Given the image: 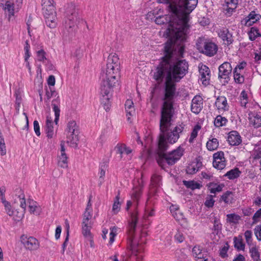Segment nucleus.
Returning <instances> with one entry per match:
<instances>
[{
	"label": "nucleus",
	"instance_id": "1",
	"mask_svg": "<svg viewBox=\"0 0 261 261\" xmlns=\"http://www.w3.org/2000/svg\"><path fill=\"white\" fill-rule=\"evenodd\" d=\"M159 3L167 5L168 11L171 13L157 16L154 21L159 25L169 23L166 35L172 44H178L185 41L189 28L188 21L190 13L195 8L198 0H157Z\"/></svg>",
	"mask_w": 261,
	"mask_h": 261
},
{
	"label": "nucleus",
	"instance_id": "2",
	"mask_svg": "<svg viewBox=\"0 0 261 261\" xmlns=\"http://www.w3.org/2000/svg\"><path fill=\"white\" fill-rule=\"evenodd\" d=\"M173 103V101H163L161 108L160 133L158 137L157 150V161L160 166H162V163L164 161L169 165L174 164L182 156L184 152V149L179 146L168 154L165 153L168 148V144H172L176 143L185 128V125L181 124L169 132L174 113Z\"/></svg>",
	"mask_w": 261,
	"mask_h": 261
},
{
	"label": "nucleus",
	"instance_id": "3",
	"mask_svg": "<svg viewBox=\"0 0 261 261\" xmlns=\"http://www.w3.org/2000/svg\"><path fill=\"white\" fill-rule=\"evenodd\" d=\"M181 42L172 44V41L166 43L164 47L165 55L154 72L153 77L159 83L165 79V90L163 101H173L175 95V85L174 82L179 81L188 72V63L185 60H178L172 64L173 50L176 45H180L179 51L182 54L184 46Z\"/></svg>",
	"mask_w": 261,
	"mask_h": 261
},
{
	"label": "nucleus",
	"instance_id": "4",
	"mask_svg": "<svg viewBox=\"0 0 261 261\" xmlns=\"http://www.w3.org/2000/svg\"><path fill=\"white\" fill-rule=\"evenodd\" d=\"M120 62L116 54H110L107 60L106 68L101 73L100 79V101L106 111L110 109V100L112 97L113 87L119 77Z\"/></svg>",
	"mask_w": 261,
	"mask_h": 261
},
{
	"label": "nucleus",
	"instance_id": "5",
	"mask_svg": "<svg viewBox=\"0 0 261 261\" xmlns=\"http://www.w3.org/2000/svg\"><path fill=\"white\" fill-rule=\"evenodd\" d=\"M130 222L128 226L129 245L132 253L136 256V261H142L143 244L146 243L145 237L147 233L142 231L139 239L134 236L136 225L138 223V212L137 210L130 213Z\"/></svg>",
	"mask_w": 261,
	"mask_h": 261
},
{
	"label": "nucleus",
	"instance_id": "6",
	"mask_svg": "<svg viewBox=\"0 0 261 261\" xmlns=\"http://www.w3.org/2000/svg\"><path fill=\"white\" fill-rule=\"evenodd\" d=\"M196 46L200 53L210 57L216 55L218 51L217 44L205 37H200L197 39Z\"/></svg>",
	"mask_w": 261,
	"mask_h": 261
},
{
	"label": "nucleus",
	"instance_id": "7",
	"mask_svg": "<svg viewBox=\"0 0 261 261\" xmlns=\"http://www.w3.org/2000/svg\"><path fill=\"white\" fill-rule=\"evenodd\" d=\"M45 101L46 102H49L51 97H56V98L52 100L51 106L55 113V122L56 124H57L60 114V99L58 93L53 87H49L45 89Z\"/></svg>",
	"mask_w": 261,
	"mask_h": 261
},
{
	"label": "nucleus",
	"instance_id": "8",
	"mask_svg": "<svg viewBox=\"0 0 261 261\" xmlns=\"http://www.w3.org/2000/svg\"><path fill=\"white\" fill-rule=\"evenodd\" d=\"M65 13L66 15V27L71 29V31L75 30L80 21V18L76 12L75 5L73 3L68 4L66 7Z\"/></svg>",
	"mask_w": 261,
	"mask_h": 261
},
{
	"label": "nucleus",
	"instance_id": "9",
	"mask_svg": "<svg viewBox=\"0 0 261 261\" xmlns=\"http://www.w3.org/2000/svg\"><path fill=\"white\" fill-rule=\"evenodd\" d=\"M67 143L76 148L79 141V126L75 121H70L67 124Z\"/></svg>",
	"mask_w": 261,
	"mask_h": 261
},
{
	"label": "nucleus",
	"instance_id": "10",
	"mask_svg": "<svg viewBox=\"0 0 261 261\" xmlns=\"http://www.w3.org/2000/svg\"><path fill=\"white\" fill-rule=\"evenodd\" d=\"M232 69L231 64L227 62H224L219 66L218 79L223 85L227 84L229 81Z\"/></svg>",
	"mask_w": 261,
	"mask_h": 261
},
{
	"label": "nucleus",
	"instance_id": "11",
	"mask_svg": "<svg viewBox=\"0 0 261 261\" xmlns=\"http://www.w3.org/2000/svg\"><path fill=\"white\" fill-rule=\"evenodd\" d=\"M20 241L27 249L31 251L36 250L40 246L38 240L33 237L22 235Z\"/></svg>",
	"mask_w": 261,
	"mask_h": 261
},
{
	"label": "nucleus",
	"instance_id": "12",
	"mask_svg": "<svg viewBox=\"0 0 261 261\" xmlns=\"http://www.w3.org/2000/svg\"><path fill=\"white\" fill-rule=\"evenodd\" d=\"M226 164L223 152L218 151L213 154V165L214 168L218 170H222L225 167Z\"/></svg>",
	"mask_w": 261,
	"mask_h": 261
},
{
	"label": "nucleus",
	"instance_id": "13",
	"mask_svg": "<svg viewBox=\"0 0 261 261\" xmlns=\"http://www.w3.org/2000/svg\"><path fill=\"white\" fill-rule=\"evenodd\" d=\"M15 195L14 197L15 203H20V206L23 209L22 213L18 217L19 219H21L23 216L26 209V202L24 194L22 190L20 188H17L15 190Z\"/></svg>",
	"mask_w": 261,
	"mask_h": 261
},
{
	"label": "nucleus",
	"instance_id": "14",
	"mask_svg": "<svg viewBox=\"0 0 261 261\" xmlns=\"http://www.w3.org/2000/svg\"><path fill=\"white\" fill-rule=\"evenodd\" d=\"M219 37L223 40L225 45L229 46L233 42L232 34L227 28H223L218 32Z\"/></svg>",
	"mask_w": 261,
	"mask_h": 261
},
{
	"label": "nucleus",
	"instance_id": "15",
	"mask_svg": "<svg viewBox=\"0 0 261 261\" xmlns=\"http://www.w3.org/2000/svg\"><path fill=\"white\" fill-rule=\"evenodd\" d=\"M65 142L61 141L60 146V154L58 156V164L59 166L63 168L68 167L67 156L65 153V149L64 147Z\"/></svg>",
	"mask_w": 261,
	"mask_h": 261
},
{
	"label": "nucleus",
	"instance_id": "16",
	"mask_svg": "<svg viewBox=\"0 0 261 261\" xmlns=\"http://www.w3.org/2000/svg\"><path fill=\"white\" fill-rule=\"evenodd\" d=\"M203 108V98L199 95H196L192 100L191 110L196 114H199Z\"/></svg>",
	"mask_w": 261,
	"mask_h": 261
},
{
	"label": "nucleus",
	"instance_id": "17",
	"mask_svg": "<svg viewBox=\"0 0 261 261\" xmlns=\"http://www.w3.org/2000/svg\"><path fill=\"white\" fill-rule=\"evenodd\" d=\"M161 177L160 175L154 174L151 179V185L149 190V193L151 195H155L157 192L159 188L162 185Z\"/></svg>",
	"mask_w": 261,
	"mask_h": 261
},
{
	"label": "nucleus",
	"instance_id": "18",
	"mask_svg": "<svg viewBox=\"0 0 261 261\" xmlns=\"http://www.w3.org/2000/svg\"><path fill=\"white\" fill-rule=\"evenodd\" d=\"M199 73L203 85L206 86L210 84L211 72L209 68L206 65H202L199 67Z\"/></svg>",
	"mask_w": 261,
	"mask_h": 261
},
{
	"label": "nucleus",
	"instance_id": "19",
	"mask_svg": "<svg viewBox=\"0 0 261 261\" xmlns=\"http://www.w3.org/2000/svg\"><path fill=\"white\" fill-rule=\"evenodd\" d=\"M42 10L45 15L55 14L53 0H42Z\"/></svg>",
	"mask_w": 261,
	"mask_h": 261
},
{
	"label": "nucleus",
	"instance_id": "20",
	"mask_svg": "<svg viewBox=\"0 0 261 261\" xmlns=\"http://www.w3.org/2000/svg\"><path fill=\"white\" fill-rule=\"evenodd\" d=\"M238 1L239 0H225L223 7L227 15L230 16L235 11L238 4Z\"/></svg>",
	"mask_w": 261,
	"mask_h": 261
},
{
	"label": "nucleus",
	"instance_id": "21",
	"mask_svg": "<svg viewBox=\"0 0 261 261\" xmlns=\"http://www.w3.org/2000/svg\"><path fill=\"white\" fill-rule=\"evenodd\" d=\"M137 182H138V185L134 186L131 194L132 199L136 201L137 204L141 196V190L143 187L142 179H138Z\"/></svg>",
	"mask_w": 261,
	"mask_h": 261
},
{
	"label": "nucleus",
	"instance_id": "22",
	"mask_svg": "<svg viewBox=\"0 0 261 261\" xmlns=\"http://www.w3.org/2000/svg\"><path fill=\"white\" fill-rule=\"evenodd\" d=\"M227 141L228 143L232 146L238 145L241 142V137L239 134L236 131H231L229 133Z\"/></svg>",
	"mask_w": 261,
	"mask_h": 261
},
{
	"label": "nucleus",
	"instance_id": "23",
	"mask_svg": "<svg viewBox=\"0 0 261 261\" xmlns=\"http://www.w3.org/2000/svg\"><path fill=\"white\" fill-rule=\"evenodd\" d=\"M215 106L219 111H225L229 109L227 99L224 96H218L215 101Z\"/></svg>",
	"mask_w": 261,
	"mask_h": 261
},
{
	"label": "nucleus",
	"instance_id": "24",
	"mask_svg": "<svg viewBox=\"0 0 261 261\" xmlns=\"http://www.w3.org/2000/svg\"><path fill=\"white\" fill-rule=\"evenodd\" d=\"M5 13H8L9 20L14 15V13L18 11V8H14V4L10 1H7L4 7Z\"/></svg>",
	"mask_w": 261,
	"mask_h": 261
},
{
	"label": "nucleus",
	"instance_id": "25",
	"mask_svg": "<svg viewBox=\"0 0 261 261\" xmlns=\"http://www.w3.org/2000/svg\"><path fill=\"white\" fill-rule=\"evenodd\" d=\"M192 253L197 261H201L207 257L206 255L204 256V252L199 246H195L192 249Z\"/></svg>",
	"mask_w": 261,
	"mask_h": 261
},
{
	"label": "nucleus",
	"instance_id": "26",
	"mask_svg": "<svg viewBox=\"0 0 261 261\" xmlns=\"http://www.w3.org/2000/svg\"><path fill=\"white\" fill-rule=\"evenodd\" d=\"M45 132L48 138H52L53 137L54 133L53 122L51 118L49 116H47L46 117Z\"/></svg>",
	"mask_w": 261,
	"mask_h": 261
},
{
	"label": "nucleus",
	"instance_id": "27",
	"mask_svg": "<svg viewBox=\"0 0 261 261\" xmlns=\"http://www.w3.org/2000/svg\"><path fill=\"white\" fill-rule=\"evenodd\" d=\"M125 108L127 117V120L130 121L129 116H133L135 113L133 101L130 99H127L125 101Z\"/></svg>",
	"mask_w": 261,
	"mask_h": 261
},
{
	"label": "nucleus",
	"instance_id": "28",
	"mask_svg": "<svg viewBox=\"0 0 261 261\" xmlns=\"http://www.w3.org/2000/svg\"><path fill=\"white\" fill-rule=\"evenodd\" d=\"M28 202L29 203L30 212L36 215H39L41 212V208L37 202L33 200H29Z\"/></svg>",
	"mask_w": 261,
	"mask_h": 261
},
{
	"label": "nucleus",
	"instance_id": "29",
	"mask_svg": "<svg viewBox=\"0 0 261 261\" xmlns=\"http://www.w3.org/2000/svg\"><path fill=\"white\" fill-rule=\"evenodd\" d=\"M116 153L120 154V158H122L124 154H129L132 152V149L126 147L125 144H117L115 148Z\"/></svg>",
	"mask_w": 261,
	"mask_h": 261
},
{
	"label": "nucleus",
	"instance_id": "30",
	"mask_svg": "<svg viewBox=\"0 0 261 261\" xmlns=\"http://www.w3.org/2000/svg\"><path fill=\"white\" fill-rule=\"evenodd\" d=\"M219 143L217 138H213L212 136L206 143V148L210 151H214L218 148Z\"/></svg>",
	"mask_w": 261,
	"mask_h": 261
},
{
	"label": "nucleus",
	"instance_id": "31",
	"mask_svg": "<svg viewBox=\"0 0 261 261\" xmlns=\"http://www.w3.org/2000/svg\"><path fill=\"white\" fill-rule=\"evenodd\" d=\"M45 56L46 53L43 49H40L37 51V60L39 61L42 62L45 64H47L48 65V68H51L52 65L51 64L50 61L46 58Z\"/></svg>",
	"mask_w": 261,
	"mask_h": 261
},
{
	"label": "nucleus",
	"instance_id": "32",
	"mask_svg": "<svg viewBox=\"0 0 261 261\" xmlns=\"http://www.w3.org/2000/svg\"><path fill=\"white\" fill-rule=\"evenodd\" d=\"M247 18V19L246 21V24L251 25L260 19V15L256 14L254 11H252Z\"/></svg>",
	"mask_w": 261,
	"mask_h": 261
},
{
	"label": "nucleus",
	"instance_id": "33",
	"mask_svg": "<svg viewBox=\"0 0 261 261\" xmlns=\"http://www.w3.org/2000/svg\"><path fill=\"white\" fill-rule=\"evenodd\" d=\"M241 173V172L238 168H235L233 169L228 171L224 176L227 177L229 179H234L239 177Z\"/></svg>",
	"mask_w": 261,
	"mask_h": 261
},
{
	"label": "nucleus",
	"instance_id": "34",
	"mask_svg": "<svg viewBox=\"0 0 261 261\" xmlns=\"http://www.w3.org/2000/svg\"><path fill=\"white\" fill-rule=\"evenodd\" d=\"M200 166L198 163H192L187 167L186 171L189 174L196 173L199 169Z\"/></svg>",
	"mask_w": 261,
	"mask_h": 261
},
{
	"label": "nucleus",
	"instance_id": "35",
	"mask_svg": "<svg viewBox=\"0 0 261 261\" xmlns=\"http://www.w3.org/2000/svg\"><path fill=\"white\" fill-rule=\"evenodd\" d=\"M45 16V23L50 28L56 27L57 23L56 22L55 14Z\"/></svg>",
	"mask_w": 261,
	"mask_h": 261
},
{
	"label": "nucleus",
	"instance_id": "36",
	"mask_svg": "<svg viewBox=\"0 0 261 261\" xmlns=\"http://www.w3.org/2000/svg\"><path fill=\"white\" fill-rule=\"evenodd\" d=\"M226 218L227 222L235 224H238L239 221L241 220V217L234 213L227 214Z\"/></svg>",
	"mask_w": 261,
	"mask_h": 261
},
{
	"label": "nucleus",
	"instance_id": "37",
	"mask_svg": "<svg viewBox=\"0 0 261 261\" xmlns=\"http://www.w3.org/2000/svg\"><path fill=\"white\" fill-rule=\"evenodd\" d=\"M233 194L230 191H227L221 196L220 200L223 201L226 204H230L233 201Z\"/></svg>",
	"mask_w": 261,
	"mask_h": 261
},
{
	"label": "nucleus",
	"instance_id": "38",
	"mask_svg": "<svg viewBox=\"0 0 261 261\" xmlns=\"http://www.w3.org/2000/svg\"><path fill=\"white\" fill-rule=\"evenodd\" d=\"M234 246L238 250H243L245 248V244L243 243L241 236L233 238Z\"/></svg>",
	"mask_w": 261,
	"mask_h": 261
},
{
	"label": "nucleus",
	"instance_id": "39",
	"mask_svg": "<svg viewBox=\"0 0 261 261\" xmlns=\"http://www.w3.org/2000/svg\"><path fill=\"white\" fill-rule=\"evenodd\" d=\"M224 185H218L213 182L210 183L208 188L211 193L215 194L216 192H220L222 190Z\"/></svg>",
	"mask_w": 261,
	"mask_h": 261
},
{
	"label": "nucleus",
	"instance_id": "40",
	"mask_svg": "<svg viewBox=\"0 0 261 261\" xmlns=\"http://www.w3.org/2000/svg\"><path fill=\"white\" fill-rule=\"evenodd\" d=\"M248 35L249 39L251 41H253L257 37L261 36V34L259 32V30L256 27L251 28L250 30L248 33Z\"/></svg>",
	"mask_w": 261,
	"mask_h": 261
},
{
	"label": "nucleus",
	"instance_id": "41",
	"mask_svg": "<svg viewBox=\"0 0 261 261\" xmlns=\"http://www.w3.org/2000/svg\"><path fill=\"white\" fill-rule=\"evenodd\" d=\"M184 185L188 188L191 189L192 190H195L197 189H200L201 187V185L193 180L191 181H183Z\"/></svg>",
	"mask_w": 261,
	"mask_h": 261
},
{
	"label": "nucleus",
	"instance_id": "42",
	"mask_svg": "<svg viewBox=\"0 0 261 261\" xmlns=\"http://www.w3.org/2000/svg\"><path fill=\"white\" fill-rule=\"evenodd\" d=\"M250 122L255 127H258L261 125V117L257 115H252L249 118Z\"/></svg>",
	"mask_w": 261,
	"mask_h": 261
},
{
	"label": "nucleus",
	"instance_id": "43",
	"mask_svg": "<svg viewBox=\"0 0 261 261\" xmlns=\"http://www.w3.org/2000/svg\"><path fill=\"white\" fill-rule=\"evenodd\" d=\"M227 122V120L225 117H223L221 115H218L215 119L214 125L216 127H219L225 125Z\"/></svg>",
	"mask_w": 261,
	"mask_h": 261
},
{
	"label": "nucleus",
	"instance_id": "44",
	"mask_svg": "<svg viewBox=\"0 0 261 261\" xmlns=\"http://www.w3.org/2000/svg\"><path fill=\"white\" fill-rule=\"evenodd\" d=\"M201 129V126L196 124L193 128L189 140L190 143L193 142L194 140L197 137L198 131Z\"/></svg>",
	"mask_w": 261,
	"mask_h": 261
},
{
	"label": "nucleus",
	"instance_id": "45",
	"mask_svg": "<svg viewBox=\"0 0 261 261\" xmlns=\"http://www.w3.org/2000/svg\"><path fill=\"white\" fill-rule=\"evenodd\" d=\"M92 224H83L82 223V233L85 237H91L90 229Z\"/></svg>",
	"mask_w": 261,
	"mask_h": 261
},
{
	"label": "nucleus",
	"instance_id": "46",
	"mask_svg": "<svg viewBox=\"0 0 261 261\" xmlns=\"http://www.w3.org/2000/svg\"><path fill=\"white\" fill-rule=\"evenodd\" d=\"M120 194L118 193L116 196L113 205L112 211L114 214H117L120 209V203L119 202Z\"/></svg>",
	"mask_w": 261,
	"mask_h": 261
},
{
	"label": "nucleus",
	"instance_id": "47",
	"mask_svg": "<svg viewBox=\"0 0 261 261\" xmlns=\"http://www.w3.org/2000/svg\"><path fill=\"white\" fill-rule=\"evenodd\" d=\"M250 253L252 259L255 261L260 260V254L257 249L255 247H252L250 249Z\"/></svg>",
	"mask_w": 261,
	"mask_h": 261
},
{
	"label": "nucleus",
	"instance_id": "48",
	"mask_svg": "<svg viewBox=\"0 0 261 261\" xmlns=\"http://www.w3.org/2000/svg\"><path fill=\"white\" fill-rule=\"evenodd\" d=\"M90 211L85 210L83 215V219L82 223L83 224H90L91 223L90 220L91 219L92 215Z\"/></svg>",
	"mask_w": 261,
	"mask_h": 261
},
{
	"label": "nucleus",
	"instance_id": "49",
	"mask_svg": "<svg viewBox=\"0 0 261 261\" xmlns=\"http://www.w3.org/2000/svg\"><path fill=\"white\" fill-rule=\"evenodd\" d=\"M213 223L214 224L213 230L215 232H217V233L219 230L221 229V227H222L221 224L220 222L219 219L216 217H215L214 218V221H213Z\"/></svg>",
	"mask_w": 261,
	"mask_h": 261
},
{
	"label": "nucleus",
	"instance_id": "50",
	"mask_svg": "<svg viewBox=\"0 0 261 261\" xmlns=\"http://www.w3.org/2000/svg\"><path fill=\"white\" fill-rule=\"evenodd\" d=\"M118 227L116 226H113L110 228L111 232L110 233V241H109V244L110 245H111L115 240V237L117 234V231Z\"/></svg>",
	"mask_w": 261,
	"mask_h": 261
},
{
	"label": "nucleus",
	"instance_id": "51",
	"mask_svg": "<svg viewBox=\"0 0 261 261\" xmlns=\"http://www.w3.org/2000/svg\"><path fill=\"white\" fill-rule=\"evenodd\" d=\"M233 77L236 83L242 84L244 82V77L242 74L237 73L236 71H233Z\"/></svg>",
	"mask_w": 261,
	"mask_h": 261
},
{
	"label": "nucleus",
	"instance_id": "52",
	"mask_svg": "<svg viewBox=\"0 0 261 261\" xmlns=\"http://www.w3.org/2000/svg\"><path fill=\"white\" fill-rule=\"evenodd\" d=\"M261 219V208L257 210L252 217V224H255Z\"/></svg>",
	"mask_w": 261,
	"mask_h": 261
},
{
	"label": "nucleus",
	"instance_id": "53",
	"mask_svg": "<svg viewBox=\"0 0 261 261\" xmlns=\"http://www.w3.org/2000/svg\"><path fill=\"white\" fill-rule=\"evenodd\" d=\"M215 200L212 195H209L206 199L204 205L207 207H212L214 204Z\"/></svg>",
	"mask_w": 261,
	"mask_h": 261
},
{
	"label": "nucleus",
	"instance_id": "54",
	"mask_svg": "<svg viewBox=\"0 0 261 261\" xmlns=\"http://www.w3.org/2000/svg\"><path fill=\"white\" fill-rule=\"evenodd\" d=\"M145 215L147 217H152L154 215V208L149 205L148 203L145 209Z\"/></svg>",
	"mask_w": 261,
	"mask_h": 261
},
{
	"label": "nucleus",
	"instance_id": "55",
	"mask_svg": "<svg viewBox=\"0 0 261 261\" xmlns=\"http://www.w3.org/2000/svg\"><path fill=\"white\" fill-rule=\"evenodd\" d=\"M3 204L5 206V211L7 214L10 216H12L13 215L14 212L11 209V205L10 203L9 202H7V203Z\"/></svg>",
	"mask_w": 261,
	"mask_h": 261
},
{
	"label": "nucleus",
	"instance_id": "56",
	"mask_svg": "<svg viewBox=\"0 0 261 261\" xmlns=\"http://www.w3.org/2000/svg\"><path fill=\"white\" fill-rule=\"evenodd\" d=\"M244 236H245L246 243L248 244H251V243L252 242V240H251L252 236V231L251 230H246L244 233Z\"/></svg>",
	"mask_w": 261,
	"mask_h": 261
},
{
	"label": "nucleus",
	"instance_id": "57",
	"mask_svg": "<svg viewBox=\"0 0 261 261\" xmlns=\"http://www.w3.org/2000/svg\"><path fill=\"white\" fill-rule=\"evenodd\" d=\"M254 233L257 239L261 241V224L257 225L254 228Z\"/></svg>",
	"mask_w": 261,
	"mask_h": 261
},
{
	"label": "nucleus",
	"instance_id": "58",
	"mask_svg": "<svg viewBox=\"0 0 261 261\" xmlns=\"http://www.w3.org/2000/svg\"><path fill=\"white\" fill-rule=\"evenodd\" d=\"M174 238L176 241L179 243L182 242L185 240V237L182 233L177 231L174 236Z\"/></svg>",
	"mask_w": 261,
	"mask_h": 261
},
{
	"label": "nucleus",
	"instance_id": "59",
	"mask_svg": "<svg viewBox=\"0 0 261 261\" xmlns=\"http://www.w3.org/2000/svg\"><path fill=\"white\" fill-rule=\"evenodd\" d=\"M33 124H34V132H35L36 135L37 136H40L41 134H40V126H39L38 121L35 120L33 122Z\"/></svg>",
	"mask_w": 261,
	"mask_h": 261
},
{
	"label": "nucleus",
	"instance_id": "60",
	"mask_svg": "<svg viewBox=\"0 0 261 261\" xmlns=\"http://www.w3.org/2000/svg\"><path fill=\"white\" fill-rule=\"evenodd\" d=\"M228 250V247L224 246L220 250V255L223 258H225V257L227 256V252Z\"/></svg>",
	"mask_w": 261,
	"mask_h": 261
},
{
	"label": "nucleus",
	"instance_id": "61",
	"mask_svg": "<svg viewBox=\"0 0 261 261\" xmlns=\"http://www.w3.org/2000/svg\"><path fill=\"white\" fill-rule=\"evenodd\" d=\"M0 152L1 155H4L6 154L7 150L5 141L0 142Z\"/></svg>",
	"mask_w": 261,
	"mask_h": 261
},
{
	"label": "nucleus",
	"instance_id": "62",
	"mask_svg": "<svg viewBox=\"0 0 261 261\" xmlns=\"http://www.w3.org/2000/svg\"><path fill=\"white\" fill-rule=\"evenodd\" d=\"M48 86H54L55 84V77L54 75H49L47 80Z\"/></svg>",
	"mask_w": 261,
	"mask_h": 261
},
{
	"label": "nucleus",
	"instance_id": "63",
	"mask_svg": "<svg viewBox=\"0 0 261 261\" xmlns=\"http://www.w3.org/2000/svg\"><path fill=\"white\" fill-rule=\"evenodd\" d=\"M254 158L255 159H259L261 158V148H257L255 149L254 151Z\"/></svg>",
	"mask_w": 261,
	"mask_h": 261
},
{
	"label": "nucleus",
	"instance_id": "64",
	"mask_svg": "<svg viewBox=\"0 0 261 261\" xmlns=\"http://www.w3.org/2000/svg\"><path fill=\"white\" fill-rule=\"evenodd\" d=\"M233 261H245V258L243 255L239 254L236 256Z\"/></svg>",
	"mask_w": 261,
	"mask_h": 261
}]
</instances>
